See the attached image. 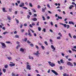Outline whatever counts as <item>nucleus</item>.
<instances>
[{
	"label": "nucleus",
	"instance_id": "1",
	"mask_svg": "<svg viewBox=\"0 0 76 76\" xmlns=\"http://www.w3.org/2000/svg\"><path fill=\"white\" fill-rule=\"evenodd\" d=\"M26 64H27L26 67V69H27L28 70H31V66L29 65V63L27 62H26Z\"/></svg>",
	"mask_w": 76,
	"mask_h": 76
},
{
	"label": "nucleus",
	"instance_id": "2",
	"mask_svg": "<svg viewBox=\"0 0 76 76\" xmlns=\"http://www.w3.org/2000/svg\"><path fill=\"white\" fill-rule=\"evenodd\" d=\"M34 55H36L37 57H39V55H40V53L39 52V51L37 50L36 53H33Z\"/></svg>",
	"mask_w": 76,
	"mask_h": 76
},
{
	"label": "nucleus",
	"instance_id": "3",
	"mask_svg": "<svg viewBox=\"0 0 76 76\" xmlns=\"http://www.w3.org/2000/svg\"><path fill=\"white\" fill-rule=\"evenodd\" d=\"M48 63L50 64V65L51 67H53V66H55V64H53V63H51L50 61L48 62Z\"/></svg>",
	"mask_w": 76,
	"mask_h": 76
},
{
	"label": "nucleus",
	"instance_id": "4",
	"mask_svg": "<svg viewBox=\"0 0 76 76\" xmlns=\"http://www.w3.org/2000/svg\"><path fill=\"white\" fill-rule=\"evenodd\" d=\"M67 65H68V66H70L71 67H72L73 66V64L71 63L70 61H68L67 63Z\"/></svg>",
	"mask_w": 76,
	"mask_h": 76
},
{
	"label": "nucleus",
	"instance_id": "5",
	"mask_svg": "<svg viewBox=\"0 0 76 76\" xmlns=\"http://www.w3.org/2000/svg\"><path fill=\"white\" fill-rule=\"evenodd\" d=\"M1 44L2 47L4 48H6V44H4V43L3 42H0Z\"/></svg>",
	"mask_w": 76,
	"mask_h": 76
},
{
	"label": "nucleus",
	"instance_id": "6",
	"mask_svg": "<svg viewBox=\"0 0 76 76\" xmlns=\"http://www.w3.org/2000/svg\"><path fill=\"white\" fill-rule=\"evenodd\" d=\"M28 35L29 36V37H32V35L31 34V31L29 30H28Z\"/></svg>",
	"mask_w": 76,
	"mask_h": 76
},
{
	"label": "nucleus",
	"instance_id": "7",
	"mask_svg": "<svg viewBox=\"0 0 76 76\" xmlns=\"http://www.w3.org/2000/svg\"><path fill=\"white\" fill-rule=\"evenodd\" d=\"M52 72L53 73H54L56 75H58V73H57V72H56V71L54 70H52Z\"/></svg>",
	"mask_w": 76,
	"mask_h": 76
},
{
	"label": "nucleus",
	"instance_id": "8",
	"mask_svg": "<svg viewBox=\"0 0 76 76\" xmlns=\"http://www.w3.org/2000/svg\"><path fill=\"white\" fill-rule=\"evenodd\" d=\"M24 5L25 4H24V3H22L21 4H20L19 5V6L20 7H22L23 6H24Z\"/></svg>",
	"mask_w": 76,
	"mask_h": 76
},
{
	"label": "nucleus",
	"instance_id": "9",
	"mask_svg": "<svg viewBox=\"0 0 76 76\" xmlns=\"http://www.w3.org/2000/svg\"><path fill=\"white\" fill-rule=\"evenodd\" d=\"M69 24H72V25H75V24H74V23H73V22H72V21H69Z\"/></svg>",
	"mask_w": 76,
	"mask_h": 76
},
{
	"label": "nucleus",
	"instance_id": "10",
	"mask_svg": "<svg viewBox=\"0 0 76 76\" xmlns=\"http://www.w3.org/2000/svg\"><path fill=\"white\" fill-rule=\"evenodd\" d=\"M2 10L3 12H7V11L6 10V9H5V8H2Z\"/></svg>",
	"mask_w": 76,
	"mask_h": 76
},
{
	"label": "nucleus",
	"instance_id": "11",
	"mask_svg": "<svg viewBox=\"0 0 76 76\" xmlns=\"http://www.w3.org/2000/svg\"><path fill=\"white\" fill-rule=\"evenodd\" d=\"M10 66H11V67H13V66H15V64H10Z\"/></svg>",
	"mask_w": 76,
	"mask_h": 76
},
{
	"label": "nucleus",
	"instance_id": "12",
	"mask_svg": "<svg viewBox=\"0 0 76 76\" xmlns=\"http://www.w3.org/2000/svg\"><path fill=\"white\" fill-rule=\"evenodd\" d=\"M51 48L52 49H53V50H56V48L54 47V46H53V45H51Z\"/></svg>",
	"mask_w": 76,
	"mask_h": 76
},
{
	"label": "nucleus",
	"instance_id": "13",
	"mask_svg": "<svg viewBox=\"0 0 76 76\" xmlns=\"http://www.w3.org/2000/svg\"><path fill=\"white\" fill-rule=\"evenodd\" d=\"M32 20L33 21H37V19L36 18H34L32 19Z\"/></svg>",
	"mask_w": 76,
	"mask_h": 76
},
{
	"label": "nucleus",
	"instance_id": "14",
	"mask_svg": "<svg viewBox=\"0 0 76 76\" xmlns=\"http://www.w3.org/2000/svg\"><path fill=\"white\" fill-rule=\"evenodd\" d=\"M20 51H22V52H24V49H23L22 48H21L20 49Z\"/></svg>",
	"mask_w": 76,
	"mask_h": 76
},
{
	"label": "nucleus",
	"instance_id": "15",
	"mask_svg": "<svg viewBox=\"0 0 76 76\" xmlns=\"http://www.w3.org/2000/svg\"><path fill=\"white\" fill-rule=\"evenodd\" d=\"M74 6L73 5H70V6L69 7V9H71L72 8V7H73Z\"/></svg>",
	"mask_w": 76,
	"mask_h": 76
},
{
	"label": "nucleus",
	"instance_id": "16",
	"mask_svg": "<svg viewBox=\"0 0 76 76\" xmlns=\"http://www.w3.org/2000/svg\"><path fill=\"white\" fill-rule=\"evenodd\" d=\"M15 38H19V36L18 35H16L15 36Z\"/></svg>",
	"mask_w": 76,
	"mask_h": 76
},
{
	"label": "nucleus",
	"instance_id": "17",
	"mask_svg": "<svg viewBox=\"0 0 76 76\" xmlns=\"http://www.w3.org/2000/svg\"><path fill=\"white\" fill-rule=\"evenodd\" d=\"M63 76H69V75L68 74L67 75L66 73H64L63 74Z\"/></svg>",
	"mask_w": 76,
	"mask_h": 76
},
{
	"label": "nucleus",
	"instance_id": "18",
	"mask_svg": "<svg viewBox=\"0 0 76 76\" xmlns=\"http://www.w3.org/2000/svg\"><path fill=\"white\" fill-rule=\"evenodd\" d=\"M7 18L8 19V20H11V17L9 16H7Z\"/></svg>",
	"mask_w": 76,
	"mask_h": 76
},
{
	"label": "nucleus",
	"instance_id": "19",
	"mask_svg": "<svg viewBox=\"0 0 76 76\" xmlns=\"http://www.w3.org/2000/svg\"><path fill=\"white\" fill-rule=\"evenodd\" d=\"M31 10L34 12V13H36L37 11H36V10H35V9H31Z\"/></svg>",
	"mask_w": 76,
	"mask_h": 76
},
{
	"label": "nucleus",
	"instance_id": "20",
	"mask_svg": "<svg viewBox=\"0 0 76 76\" xmlns=\"http://www.w3.org/2000/svg\"><path fill=\"white\" fill-rule=\"evenodd\" d=\"M24 31H25V30L24 29H21L20 30V31L21 32H24Z\"/></svg>",
	"mask_w": 76,
	"mask_h": 76
},
{
	"label": "nucleus",
	"instance_id": "21",
	"mask_svg": "<svg viewBox=\"0 0 76 76\" xmlns=\"http://www.w3.org/2000/svg\"><path fill=\"white\" fill-rule=\"evenodd\" d=\"M58 18L60 19H62V17H59V16H58Z\"/></svg>",
	"mask_w": 76,
	"mask_h": 76
},
{
	"label": "nucleus",
	"instance_id": "22",
	"mask_svg": "<svg viewBox=\"0 0 76 76\" xmlns=\"http://www.w3.org/2000/svg\"><path fill=\"white\" fill-rule=\"evenodd\" d=\"M30 17L31 16H30V15H27V18H28V19H29V18H30Z\"/></svg>",
	"mask_w": 76,
	"mask_h": 76
},
{
	"label": "nucleus",
	"instance_id": "23",
	"mask_svg": "<svg viewBox=\"0 0 76 76\" xmlns=\"http://www.w3.org/2000/svg\"><path fill=\"white\" fill-rule=\"evenodd\" d=\"M15 20H16V22H17V23H19V20H17L16 18L15 19Z\"/></svg>",
	"mask_w": 76,
	"mask_h": 76
},
{
	"label": "nucleus",
	"instance_id": "24",
	"mask_svg": "<svg viewBox=\"0 0 76 76\" xmlns=\"http://www.w3.org/2000/svg\"><path fill=\"white\" fill-rule=\"evenodd\" d=\"M58 35H59V36H60V37H62V34H61V33L59 32L58 34Z\"/></svg>",
	"mask_w": 76,
	"mask_h": 76
},
{
	"label": "nucleus",
	"instance_id": "25",
	"mask_svg": "<svg viewBox=\"0 0 76 76\" xmlns=\"http://www.w3.org/2000/svg\"><path fill=\"white\" fill-rule=\"evenodd\" d=\"M57 39H61V37L60 36L57 37Z\"/></svg>",
	"mask_w": 76,
	"mask_h": 76
},
{
	"label": "nucleus",
	"instance_id": "26",
	"mask_svg": "<svg viewBox=\"0 0 76 76\" xmlns=\"http://www.w3.org/2000/svg\"><path fill=\"white\" fill-rule=\"evenodd\" d=\"M45 44L46 45H48V43L47 42V41H45Z\"/></svg>",
	"mask_w": 76,
	"mask_h": 76
},
{
	"label": "nucleus",
	"instance_id": "27",
	"mask_svg": "<svg viewBox=\"0 0 76 76\" xmlns=\"http://www.w3.org/2000/svg\"><path fill=\"white\" fill-rule=\"evenodd\" d=\"M7 58L9 60H11V59H12V58H11V57H7Z\"/></svg>",
	"mask_w": 76,
	"mask_h": 76
},
{
	"label": "nucleus",
	"instance_id": "28",
	"mask_svg": "<svg viewBox=\"0 0 76 76\" xmlns=\"http://www.w3.org/2000/svg\"><path fill=\"white\" fill-rule=\"evenodd\" d=\"M8 33H9V32H4L3 33V34L4 35H6V34H8Z\"/></svg>",
	"mask_w": 76,
	"mask_h": 76
},
{
	"label": "nucleus",
	"instance_id": "29",
	"mask_svg": "<svg viewBox=\"0 0 76 76\" xmlns=\"http://www.w3.org/2000/svg\"><path fill=\"white\" fill-rule=\"evenodd\" d=\"M2 70L4 73H5L6 72V70L5 69H3Z\"/></svg>",
	"mask_w": 76,
	"mask_h": 76
},
{
	"label": "nucleus",
	"instance_id": "30",
	"mask_svg": "<svg viewBox=\"0 0 76 76\" xmlns=\"http://www.w3.org/2000/svg\"><path fill=\"white\" fill-rule=\"evenodd\" d=\"M60 61L61 62V63H64L62 59Z\"/></svg>",
	"mask_w": 76,
	"mask_h": 76
},
{
	"label": "nucleus",
	"instance_id": "31",
	"mask_svg": "<svg viewBox=\"0 0 76 76\" xmlns=\"http://www.w3.org/2000/svg\"><path fill=\"white\" fill-rule=\"evenodd\" d=\"M29 6L30 7H32L33 6H32V4L31 3H29Z\"/></svg>",
	"mask_w": 76,
	"mask_h": 76
},
{
	"label": "nucleus",
	"instance_id": "32",
	"mask_svg": "<svg viewBox=\"0 0 76 76\" xmlns=\"http://www.w3.org/2000/svg\"><path fill=\"white\" fill-rule=\"evenodd\" d=\"M4 67L5 68H7V67H8V65H6L4 66Z\"/></svg>",
	"mask_w": 76,
	"mask_h": 76
},
{
	"label": "nucleus",
	"instance_id": "33",
	"mask_svg": "<svg viewBox=\"0 0 76 76\" xmlns=\"http://www.w3.org/2000/svg\"><path fill=\"white\" fill-rule=\"evenodd\" d=\"M42 12H45V9H44L42 8Z\"/></svg>",
	"mask_w": 76,
	"mask_h": 76
},
{
	"label": "nucleus",
	"instance_id": "34",
	"mask_svg": "<svg viewBox=\"0 0 76 76\" xmlns=\"http://www.w3.org/2000/svg\"><path fill=\"white\" fill-rule=\"evenodd\" d=\"M35 47H36V48H37V50H38V49H39V47H38V46L36 45Z\"/></svg>",
	"mask_w": 76,
	"mask_h": 76
},
{
	"label": "nucleus",
	"instance_id": "35",
	"mask_svg": "<svg viewBox=\"0 0 76 76\" xmlns=\"http://www.w3.org/2000/svg\"><path fill=\"white\" fill-rule=\"evenodd\" d=\"M41 47L42 48V50H44L45 48V47H44V46H42Z\"/></svg>",
	"mask_w": 76,
	"mask_h": 76
},
{
	"label": "nucleus",
	"instance_id": "36",
	"mask_svg": "<svg viewBox=\"0 0 76 76\" xmlns=\"http://www.w3.org/2000/svg\"><path fill=\"white\" fill-rule=\"evenodd\" d=\"M12 76H15V74L13 72L12 73Z\"/></svg>",
	"mask_w": 76,
	"mask_h": 76
},
{
	"label": "nucleus",
	"instance_id": "37",
	"mask_svg": "<svg viewBox=\"0 0 76 76\" xmlns=\"http://www.w3.org/2000/svg\"><path fill=\"white\" fill-rule=\"evenodd\" d=\"M30 45L31 47H34V45H33L32 43H31V44H30Z\"/></svg>",
	"mask_w": 76,
	"mask_h": 76
},
{
	"label": "nucleus",
	"instance_id": "38",
	"mask_svg": "<svg viewBox=\"0 0 76 76\" xmlns=\"http://www.w3.org/2000/svg\"><path fill=\"white\" fill-rule=\"evenodd\" d=\"M42 18H43V20H45V17H44L42 16Z\"/></svg>",
	"mask_w": 76,
	"mask_h": 76
},
{
	"label": "nucleus",
	"instance_id": "39",
	"mask_svg": "<svg viewBox=\"0 0 76 76\" xmlns=\"http://www.w3.org/2000/svg\"><path fill=\"white\" fill-rule=\"evenodd\" d=\"M69 36L71 38H72V36H71V34H70V33H69Z\"/></svg>",
	"mask_w": 76,
	"mask_h": 76
},
{
	"label": "nucleus",
	"instance_id": "40",
	"mask_svg": "<svg viewBox=\"0 0 76 76\" xmlns=\"http://www.w3.org/2000/svg\"><path fill=\"white\" fill-rule=\"evenodd\" d=\"M37 8L38 9H40V8H41V7L39 5H38L37 6Z\"/></svg>",
	"mask_w": 76,
	"mask_h": 76
},
{
	"label": "nucleus",
	"instance_id": "41",
	"mask_svg": "<svg viewBox=\"0 0 76 76\" xmlns=\"http://www.w3.org/2000/svg\"><path fill=\"white\" fill-rule=\"evenodd\" d=\"M6 43H7V44H10V41L6 42Z\"/></svg>",
	"mask_w": 76,
	"mask_h": 76
},
{
	"label": "nucleus",
	"instance_id": "42",
	"mask_svg": "<svg viewBox=\"0 0 76 76\" xmlns=\"http://www.w3.org/2000/svg\"><path fill=\"white\" fill-rule=\"evenodd\" d=\"M41 28L40 27H39L38 28V30L39 31H41Z\"/></svg>",
	"mask_w": 76,
	"mask_h": 76
},
{
	"label": "nucleus",
	"instance_id": "43",
	"mask_svg": "<svg viewBox=\"0 0 76 76\" xmlns=\"http://www.w3.org/2000/svg\"><path fill=\"white\" fill-rule=\"evenodd\" d=\"M23 26V25H22V24H21L20 27V28H22Z\"/></svg>",
	"mask_w": 76,
	"mask_h": 76
},
{
	"label": "nucleus",
	"instance_id": "44",
	"mask_svg": "<svg viewBox=\"0 0 76 76\" xmlns=\"http://www.w3.org/2000/svg\"><path fill=\"white\" fill-rule=\"evenodd\" d=\"M73 38H74V39H76V36L75 35H74L73 36Z\"/></svg>",
	"mask_w": 76,
	"mask_h": 76
},
{
	"label": "nucleus",
	"instance_id": "45",
	"mask_svg": "<svg viewBox=\"0 0 76 76\" xmlns=\"http://www.w3.org/2000/svg\"><path fill=\"white\" fill-rule=\"evenodd\" d=\"M50 24L52 26H53V22L51 21L50 22Z\"/></svg>",
	"mask_w": 76,
	"mask_h": 76
},
{
	"label": "nucleus",
	"instance_id": "46",
	"mask_svg": "<svg viewBox=\"0 0 76 76\" xmlns=\"http://www.w3.org/2000/svg\"><path fill=\"white\" fill-rule=\"evenodd\" d=\"M65 28H66L67 26V25L66 24H64L63 25Z\"/></svg>",
	"mask_w": 76,
	"mask_h": 76
},
{
	"label": "nucleus",
	"instance_id": "47",
	"mask_svg": "<svg viewBox=\"0 0 76 76\" xmlns=\"http://www.w3.org/2000/svg\"><path fill=\"white\" fill-rule=\"evenodd\" d=\"M69 27H70V26H69V25H67V29H69Z\"/></svg>",
	"mask_w": 76,
	"mask_h": 76
},
{
	"label": "nucleus",
	"instance_id": "48",
	"mask_svg": "<svg viewBox=\"0 0 76 76\" xmlns=\"http://www.w3.org/2000/svg\"><path fill=\"white\" fill-rule=\"evenodd\" d=\"M47 6L48 7H49V8H50V5H49V4H47Z\"/></svg>",
	"mask_w": 76,
	"mask_h": 76
},
{
	"label": "nucleus",
	"instance_id": "49",
	"mask_svg": "<svg viewBox=\"0 0 76 76\" xmlns=\"http://www.w3.org/2000/svg\"><path fill=\"white\" fill-rule=\"evenodd\" d=\"M58 64H61V63H60V61H58Z\"/></svg>",
	"mask_w": 76,
	"mask_h": 76
},
{
	"label": "nucleus",
	"instance_id": "50",
	"mask_svg": "<svg viewBox=\"0 0 76 76\" xmlns=\"http://www.w3.org/2000/svg\"><path fill=\"white\" fill-rule=\"evenodd\" d=\"M27 42L28 43V44H31V42H29V40H27Z\"/></svg>",
	"mask_w": 76,
	"mask_h": 76
},
{
	"label": "nucleus",
	"instance_id": "51",
	"mask_svg": "<svg viewBox=\"0 0 76 76\" xmlns=\"http://www.w3.org/2000/svg\"><path fill=\"white\" fill-rule=\"evenodd\" d=\"M28 13L29 15H32V13H31V12H29Z\"/></svg>",
	"mask_w": 76,
	"mask_h": 76
},
{
	"label": "nucleus",
	"instance_id": "52",
	"mask_svg": "<svg viewBox=\"0 0 76 76\" xmlns=\"http://www.w3.org/2000/svg\"><path fill=\"white\" fill-rule=\"evenodd\" d=\"M27 41V38H25L24 39V41H25V42H26V41Z\"/></svg>",
	"mask_w": 76,
	"mask_h": 76
},
{
	"label": "nucleus",
	"instance_id": "53",
	"mask_svg": "<svg viewBox=\"0 0 76 76\" xmlns=\"http://www.w3.org/2000/svg\"><path fill=\"white\" fill-rule=\"evenodd\" d=\"M15 15H16V14H18V11H16L15 12Z\"/></svg>",
	"mask_w": 76,
	"mask_h": 76
},
{
	"label": "nucleus",
	"instance_id": "54",
	"mask_svg": "<svg viewBox=\"0 0 76 76\" xmlns=\"http://www.w3.org/2000/svg\"><path fill=\"white\" fill-rule=\"evenodd\" d=\"M17 31H15L14 32V34H17Z\"/></svg>",
	"mask_w": 76,
	"mask_h": 76
},
{
	"label": "nucleus",
	"instance_id": "55",
	"mask_svg": "<svg viewBox=\"0 0 76 76\" xmlns=\"http://www.w3.org/2000/svg\"><path fill=\"white\" fill-rule=\"evenodd\" d=\"M24 26H27V24H26V23H25L24 24Z\"/></svg>",
	"mask_w": 76,
	"mask_h": 76
},
{
	"label": "nucleus",
	"instance_id": "56",
	"mask_svg": "<svg viewBox=\"0 0 76 76\" xmlns=\"http://www.w3.org/2000/svg\"><path fill=\"white\" fill-rule=\"evenodd\" d=\"M34 37H37V34H36L34 33Z\"/></svg>",
	"mask_w": 76,
	"mask_h": 76
},
{
	"label": "nucleus",
	"instance_id": "57",
	"mask_svg": "<svg viewBox=\"0 0 76 76\" xmlns=\"http://www.w3.org/2000/svg\"><path fill=\"white\" fill-rule=\"evenodd\" d=\"M72 51H76V50L75 49H72Z\"/></svg>",
	"mask_w": 76,
	"mask_h": 76
},
{
	"label": "nucleus",
	"instance_id": "58",
	"mask_svg": "<svg viewBox=\"0 0 76 76\" xmlns=\"http://www.w3.org/2000/svg\"><path fill=\"white\" fill-rule=\"evenodd\" d=\"M50 17L49 16L47 17V19H50Z\"/></svg>",
	"mask_w": 76,
	"mask_h": 76
},
{
	"label": "nucleus",
	"instance_id": "59",
	"mask_svg": "<svg viewBox=\"0 0 76 76\" xmlns=\"http://www.w3.org/2000/svg\"><path fill=\"white\" fill-rule=\"evenodd\" d=\"M30 27H31V28H32L33 27V26L32 25V24H30L29 25Z\"/></svg>",
	"mask_w": 76,
	"mask_h": 76
},
{
	"label": "nucleus",
	"instance_id": "60",
	"mask_svg": "<svg viewBox=\"0 0 76 76\" xmlns=\"http://www.w3.org/2000/svg\"><path fill=\"white\" fill-rule=\"evenodd\" d=\"M34 17H36L37 16V15L36 14H34Z\"/></svg>",
	"mask_w": 76,
	"mask_h": 76
},
{
	"label": "nucleus",
	"instance_id": "61",
	"mask_svg": "<svg viewBox=\"0 0 76 76\" xmlns=\"http://www.w3.org/2000/svg\"><path fill=\"white\" fill-rule=\"evenodd\" d=\"M50 32H53V30H52L51 29H50Z\"/></svg>",
	"mask_w": 76,
	"mask_h": 76
},
{
	"label": "nucleus",
	"instance_id": "62",
	"mask_svg": "<svg viewBox=\"0 0 76 76\" xmlns=\"http://www.w3.org/2000/svg\"><path fill=\"white\" fill-rule=\"evenodd\" d=\"M68 51L69 53H72V51H71V50H68Z\"/></svg>",
	"mask_w": 76,
	"mask_h": 76
},
{
	"label": "nucleus",
	"instance_id": "63",
	"mask_svg": "<svg viewBox=\"0 0 76 76\" xmlns=\"http://www.w3.org/2000/svg\"><path fill=\"white\" fill-rule=\"evenodd\" d=\"M9 12H12V9H9Z\"/></svg>",
	"mask_w": 76,
	"mask_h": 76
},
{
	"label": "nucleus",
	"instance_id": "64",
	"mask_svg": "<svg viewBox=\"0 0 76 76\" xmlns=\"http://www.w3.org/2000/svg\"><path fill=\"white\" fill-rule=\"evenodd\" d=\"M28 76H31V74H28Z\"/></svg>",
	"mask_w": 76,
	"mask_h": 76
}]
</instances>
